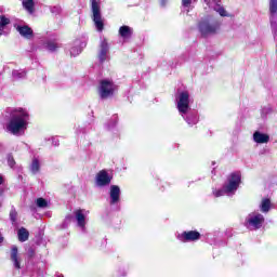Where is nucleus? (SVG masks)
I'll return each instance as SVG.
<instances>
[{"label":"nucleus","instance_id":"dca6fc26","mask_svg":"<svg viewBox=\"0 0 277 277\" xmlns=\"http://www.w3.org/2000/svg\"><path fill=\"white\" fill-rule=\"evenodd\" d=\"M253 142H255V144H267L269 142V135L255 131L253 133Z\"/></svg>","mask_w":277,"mask_h":277},{"label":"nucleus","instance_id":"f3484780","mask_svg":"<svg viewBox=\"0 0 277 277\" xmlns=\"http://www.w3.org/2000/svg\"><path fill=\"white\" fill-rule=\"evenodd\" d=\"M17 31L23 38L30 40L34 38V30L29 26H17Z\"/></svg>","mask_w":277,"mask_h":277},{"label":"nucleus","instance_id":"b1692460","mask_svg":"<svg viewBox=\"0 0 277 277\" xmlns=\"http://www.w3.org/2000/svg\"><path fill=\"white\" fill-rule=\"evenodd\" d=\"M271 208H272V201L267 198L262 199V202L260 206L262 213H268Z\"/></svg>","mask_w":277,"mask_h":277},{"label":"nucleus","instance_id":"5701e85b","mask_svg":"<svg viewBox=\"0 0 277 277\" xmlns=\"http://www.w3.org/2000/svg\"><path fill=\"white\" fill-rule=\"evenodd\" d=\"M12 77L16 81H18V79H25L27 77V71L25 69H14L12 71Z\"/></svg>","mask_w":277,"mask_h":277},{"label":"nucleus","instance_id":"4be33fe9","mask_svg":"<svg viewBox=\"0 0 277 277\" xmlns=\"http://www.w3.org/2000/svg\"><path fill=\"white\" fill-rule=\"evenodd\" d=\"M40 159L38 157H34L30 163V172L32 174H38L40 172Z\"/></svg>","mask_w":277,"mask_h":277},{"label":"nucleus","instance_id":"2eb2a0df","mask_svg":"<svg viewBox=\"0 0 277 277\" xmlns=\"http://www.w3.org/2000/svg\"><path fill=\"white\" fill-rule=\"evenodd\" d=\"M11 261L15 267V269H21V258L18 256V247H11Z\"/></svg>","mask_w":277,"mask_h":277},{"label":"nucleus","instance_id":"cd10ccee","mask_svg":"<svg viewBox=\"0 0 277 277\" xmlns=\"http://www.w3.org/2000/svg\"><path fill=\"white\" fill-rule=\"evenodd\" d=\"M194 0H182V8L189 10Z\"/></svg>","mask_w":277,"mask_h":277},{"label":"nucleus","instance_id":"423d86ee","mask_svg":"<svg viewBox=\"0 0 277 277\" xmlns=\"http://www.w3.org/2000/svg\"><path fill=\"white\" fill-rule=\"evenodd\" d=\"M91 11L96 30L103 31V29H105V22L103 19V15L101 14V0H91Z\"/></svg>","mask_w":277,"mask_h":277},{"label":"nucleus","instance_id":"393cba45","mask_svg":"<svg viewBox=\"0 0 277 277\" xmlns=\"http://www.w3.org/2000/svg\"><path fill=\"white\" fill-rule=\"evenodd\" d=\"M18 241L25 242L29 239V232L24 227L19 228L17 232Z\"/></svg>","mask_w":277,"mask_h":277},{"label":"nucleus","instance_id":"9d476101","mask_svg":"<svg viewBox=\"0 0 277 277\" xmlns=\"http://www.w3.org/2000/svg\"><path fill=\"white\" fill-rule=\"evenodd\" d=\"M177 239L179 241H182V243L198 241V239H200V233L197 230L183 232L182 234L177 235Z\"/></svg>","mask_w":277,"mask_h":277},{"label":"nucleus","instance_id":"bb28decb","mask_svg":"<svg viewBox=\"0 0 277 277\" xmlns=\"http://www.w3.org/2000/svg\"><path fill=\"white\" fill-rule=\"evenodd\" d=\"M36 205L39 209H47V207H49V201L41 197L36 200Z\"/></svg>","mask_w":277,"mask_h":277},{"label":"nucleus","instance_id":"a211bd4d","mask_svg":"<svg viewBox=\"0 0 277 277\" xmlns=\"http://www.w3.org/2000/svg\"><path fill=\"white\" fill-rule=\"evenodd\" d=\"M44 49L51 51V53L57 51L60 49V43L55 41V39H49L43 43Z\"/></svg>","mask_w":277,"mask_h":277},{"label":"nucleus","instance_id":"9b49d317","mask_svg":"<svg viewBox=\"0 0 277 277\" xmlns=\"http://www.w3.org/2000/svg\"><path fill=\"white\" fill-rule=\"evenodd\" d=\"M88 213H90V212L85 211V210H76L74 212V215H75L76 222H77V226L79 228H81V230L83 233H85V224H88V219H85Z\"/></svg>","mask_w":277,"mask_h":277},{"label":"nucleus","instance_id":"72a5a7b5","mask_svg":"<svg viewBox=\"0 0 277 277\" xmlns=\"http://www.w3.org/2000/svg\"><path fill=\"white\" fill-rule=\"evenodd\" d=\"M113 127H116V121L113 122Z\"/></svg>","mask_w":277,"mask_h":277},{"label":"nucleus","instance_id":"c85d7f7f","mask_svg":"<svg viewBox=\"0 0 277 277\" xmlns=\"http://www.w3.org/2000/svg\"><path fill=\"white\" fill-rule=\"evenodd\" d=\"M16 210L15 209H12L11 212H10V220L12 222V224H16Z\"/></svg>","mask_w":277,"mask_h":277},{"label":"nucleus","instance_id":"7ed1b4c3","mask_svg":"<svg viewBox=\"0 0 277 277\" xmlns=\"http://www.w3.org/2000/svg\"><path fill=\"white\" fill-rule=\"evenodd\" d=\"M241 184V173L234 172L228 175L227 181L223 185V187L219 190H213L212 194L215 198H220L224 196H235L237 189H239V185Z\"/></svg>","mask_w":277,"mask_h":277},{"label":"nucleus","instance_id":"0eeeda50","mask_svg":"<svg viewBox=\"0 0 277 277\" xmlns=\"http://www.w3.org/2000/svg\"><path fill=\"white\" fill-rule=\"evenodd\" d=\"M265 222V216L259 212H251L246 219V225L250 230H259Z\"/></svg>","mask_w":277,"mask_h":277},{"label":"nucleus","instance_id":"6e6552de","mask_svg":"<svg viewBox=\"0 0 277 277\" xmlns=\"http://www.w3.org/2000/svg\"><path fill=\"white\" fill-rule=\"evenodd\" d=\"M111 183V176L106 170L100 171L95 176L96 187H107Z\"/></svg>","mask_w":277,"mask_h":277},{"label":"nucleus","instance_id":"1a4fd4ad","mask_svg":"<svg viewBox=\"0 0 277 277\" xmlns=\"http://www.w3.org/2000/svg\"><path fill=\"white\" fill-rule=\"evenodd\" d=\"M97 57H98L101 64H103V62H107V60H109V43L107 42V39H101Z\"/></svg>","mask_w":277,"mask_h":277},{"label":"nucleus","instance_id":"473e14b6","mask_svg":"<svg viewBox=\"0 0 277 277\" xmlns=\"http://www.w3.org/2000/svg\"><path fill=\"white\" fill-rule=\"evenodd\" d=\"M168 3V0H161V5H166Z\"/></svg>","mask_w":277,"mask_h":277},{"label":"nucleus","instance_id":"c756f323","mask_svg":"<svg viewBox=\"0 0 277 277\" xmlns=\"http://www.w3.org/2000/svg\"><path fill=\"white\" fill-rule=\"evenodd\" d=\"M51 12H52V14H55V15L62 14V6H60V5L52 6Z\"/></svg>","mask_w":277,"mask_h":277},{"label":"nucleus","instance_id":"6ab92c4d","mask_svg":"<svg viewBox=\"0 0 277 277\" xmlns=\"http://www.w3.org/2000/svg\"><path fill=\"white\" fill-rule=\"evenodd\" d=\"M22 4L28 14H34V12H36V3L34 0H22Z\"/></svg>","mask_w":277,"mask_h":277},{"label":"nucleus","instance_id":"f03ea898","mask_svg":"<svg viewBox=\"0 0 277 277\" xmlns=\"http://www.w3.org/2000/svg\"><path fill=\"white\" fill-rule=\"evenodd\" d=\"M175 101L177 105V110L182 118L187 122L188 127H194L198 124V114L192 110L189 107L190 98L189 91H179L175 95Z\"/></svg>","mask_w":277,"mask_h":277},{"label":"nucleus","instance_id":"412c9836","mask_svg":"<svg viewBox=\"0 0 277 277\" xmlns=\"http://www.w3.org/2000/svg\"><path fill=\"white\" fill-rule=\"evenodd\" d=\"M6 25H10V18L5 17V15H0V36H8V31H5Z\"/></svg>","mask_w":277,"mask_h":277},{"label":"nucleus","instance_id":"aec40b11","mask_svg":"<svg viewBox=\"0 0 277 277\" xmlns=\"http://www.w3.org/2000/svg\"><path fill=\"white\" fill-rule=\"evenodd\" d=\"M132 35H133V29H131V27L121 26L119 28V36H121V38H123V40H129V38H131Z\"/></svg>","mask_w":277,"mask_h":277},{"label":"nucleus","instance_id":"a878e982","mask_svg":"<svg viewBox=\"0 0 277 277\" xmlns=\"http://www.w3.org/2000/svg\"><path fill=\"white\" fill-rule=\"evenodd\" d=\"M269 12L271 16L274 18L277 12V0H269Z\"/></svg>","mask_w":277,"mask_h":277},{"label":"nucleus","instance_id":"39448f33","mask_svg":"<svg viewBox=\"0 0 277 277\" xmlns=\"http://www.w3.org/2000/svg\"><path fill=\"white\" fill-rule=\"evenodd\" d=\"M198 29L203 38L207 36H213V34H217V29H220V22L212 21L210 18H205L199 22Z\"/></svg>","mask_w":277,"mask_h":277},{"label":"nucleus","instance_id":"4468645a","mask_svg":"<svg viewBox=\"0 0 277 277\" xmlns=\"http://www.w3.org/2000/svg\"><path fill=\"white\" fill-rule=\"evenodd\" d=\"M83 49H85V42L76 40L74 42V47H71V49L69 50V53L71 57H77V55H79L83 51Z\"/></svg>","mask_w":277,"mask_h":277},{"label":"nucleus","instance_id":"2f4dec72","mask_svg":"<svg viewBox=\"0 0 277 277\" xmlns=\"http://www.w3.org/2000/svg\"><path fill=\"white\" fill-rule=\"evenodd\" d=\"M52 144H53V146H60V141L53 138V140H52Z\"/></svg>","mask_w":277,"mask_h":277},{"label":"nucleus","instance_id":"f257e3e1","mask_svg":"<svg viewBox=\"0 0 277 277\" xmlns=\"http://www.w3.org/2000/svg\"><path fill=\"white\" fill-rule=\"evenodd\" d=\"M29 127V111L25 108H13L10 111L9 122L5 124L8 133L23 135Z\"/></svg>","mask_w":277,"mask_h":277},{"label":"nucleus","instance_id":"7c9ffc66","mask_svg":"<svg viewBox=\"0 0 277 277\" xmlns=\"http://www.w3.org/2000/svg\"><path fill=\"white\" fill-rule=\"evenodd\" d=\"M8 163L10 166V168H14L16 161H14V157L12 156H8Z\"/></svg>","mask_w":277,"mask_h":277},{"label":"nucleus","instance_id":"f8f14e48","mask_svg":"<svg viewBox=\"0 0 277 277\" xmlns=\"http://www.w3.org/2000/svg\"><path fill=\"white\" fill-rule=\"evenodd\" d=\"M109 196L110 205H118L120 202V186L111 185Z\"/></svg>","mask_w":277,"mask_h":277},{"label":"nucleus","instance_id":"20e7f679","mask_svg":"<svg viewBox=\"0 0 277 277\" xmlns=\"http://www.w3.org/2000/svg\"><path fill=\"white\" fill-rule=\"evenodd\" d=\"M117 90H118V85H116L114 81L109 79H103L100 81L97 92L102 101H107V98H111V96L116 94Z\"/></svg>","mask_w":277,"mask_h":277},{"label":"nucleus","instance_id":"ddd939ff","mask_svg":"<svg viewBox=\"0 0 277 277\" xmlns=\"http://www.w3.org/2000/svg\"><path fill=\"white\" fill-rule=\"evenodd\" d=\"M205 2L207 3V5H209V8H213L214 11L217 12V14H220V16H228L226 9H224V6L217 4V2H215V0H205Z\"/></svg>","mask_w":277,"mask_h":277}]
</instances>
